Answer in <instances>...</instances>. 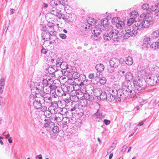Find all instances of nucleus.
Here are the masks:
<instances>
[{"instance_id":"1","label":"nucleus","mask_w":159,"mask_h":159,"mask_svg":"<svg viewBox=\"0 0 159 159\" xmlns=\"http://www.w3.org/2000/svg\"><path fill=\"white\" fill-rule=\"evenodd\" d=\"M134 90L129 89L127 92L126 96L129 98H136V93H140L145 89V85H143L142 81L140 80H134L133 81Z\"/></svg>"},{"instance_id":"2","label":"nucleus","mask_w":159,"mask_h":159,"mask_svg":"<svg viewBox=\"0 0 159 159\" xmlns=\"http://www.w3.org/2000/svg\"><path fill=\"white\" fill-rule=\"evenodd\" d=\"M154 22V20L152 16L147 17L145 16L143 20H139L137 24L135 25L136 26V30L139 32L143 30V28L148 27L150 25L153 24Z\"/></svg>"},{"instance_id":"3","label":"nucleus","mask_w":159,"mask_h":159,"mask_svg":"<svg viewBox=\"0 0 159 159\" xmlns=\"http://www.w3.org/2000/svg\"><path fill=\"white\" fill-rule=\"evenodd\" d=\"M136 26L135 25H132L129 27L128 29L125 32L123 38L126 39L129 37L130 36H136L138 33L139 31L136 30Z\"/></svg>"},{"instance_id":"4","label":"nucleus","mask_w":159,"mask_h":159,"mask_svg":"<svg viewBox=\"0 0 159 159\" xmlns=\"http://www.w3.org/2000/svg\"><path fill=\"white\" fill-rule=\"evenodd\" d=\"M102 27H99V25L96 26L94 30H92L93 35L91 36V38L94 40H97L100 38L101 36L100 34L102 32Z\"/></svg>"},{"instance_id":"5","label":"nucleus","mask_w":159,"mask_h":159,"mask_svg":"<svg viewBox=\"0 0 159 159\" xmlns=\"http://www.w3.org/2000/svg\"><path fill=\"white\" fill-rule=\"evenodd\" d=\"M57 88L56 86H46L44 88V90H43V92L46 94L52 95V96L55 95L56 94V90Z\"/></svg>"},{"instance_id":"6","label":"nucleus","mask_w":159,"mask_h":159,"mask_svg":"<svg viewBox=\"0 0 159 159\" xmlns=\"http://www.w3.org/2000/svg\"><path fill=\"white\" fill-rule=\"evenodd\" d=\"M48 109L50 110L52 114H56L57 113H58L62 112L63 111V108L59 107L56 103H52Z\"/></svg>"},{"instance_id":"7","label":"nucleus","mask_w":159,"mask_h":159,"mask_svg":"<svg viewBox=\"0 0 159 159\" xmlns=\"http://www.w3.org/2000/svg\"><path fill=\"white\" fill-rule=\"evenodd\" d=\"M51 95L44 93H41L40 95L41 96L42 101L46 103H52Z\"/></svg>"},{"instance_id":"8","label":"nucleus","mask_w":159,"mask_h":159,"mask_svg":"<svg viewBox=\"0 0 159 159\" xmlns=\"http://www.w3.org/2000/svg\"><path fill=\"white\" fill-rule=\"evenodd\" d=\"M156 77L152 76H148L146 80L143 81V82H146L150 85H153L156 84L157 82Z\"/></svg>"},{"instance_id":"9","label":"nucleus","mask_w":159,"mask_h":159,"mask_svg":"<svg viewBox=\"0 0 159 159\" xmlns=\"http://www.w3.org/2000/svg\"><path fill=\"white\" fill-rule=\"evenodd\" d=\"M53 120L52 118H51L49 120L45 119L44 121L45 122L44 125V126L45 127L47 128V129L49 130L53 127V126L55 125V124L52 121Z\"/></svg>"},{"instance_id":"10","label":"nucleus","mask_w":159,"mask_h":159,"mask_svg":"<svg viewBox=\"0 0 159 159\" xmlns=\"http://www.w3.org/2000/svg\"><path fill=\"white\" fill-rule=\"evenodd\" d=\"M109 28L107 29V30L112 35V38L118 37V30L114 28L112 26L109 25Z\"/></svg>"},{"instance_id":"11","label":"nucleus","mask_w":159,"mask_h":159,"mask_svg":"<svg viewBox=\"0 0 159 159\" xmlns=\"http://www.w3.org/2000/svg\"><path fill=\"white\" fill-rule=\"evenodd\" d=\"M120 64V61L117 58H112L110 61V66L117 68Z\"/></svg>"},{"instance_id":"12","label":"nucleus","mask_w":159,"mask_h":159,"mask_svg":"<svg viewBox=\"0 0 159 159\" xmlns=\"http://www.w3.org/2000/svg\"><path fill=\"white\" fill-rule=\"evenodd\" d=\"M108 20L106 18L102 19L101 20V24L99 25V27H102V30H104L107 28L108 29L109 28V26L107 27L108 25Z\"/></svg>"},{"instance_id":"13","label":"nucleus","mask_w":159,"mask_h":159,"mask_svg":"<svg viewBox=\"0 0 159 159\" xmlns=\"http://www.w3.org/2000/svg\"><path fill=\"white\" fill-rule=\"evenodd\" d=\"M86 80V77L84 75H81L79 78L76 80V81H78L79 82L78 83L79 84H80V86H85L84 83Z\"/></svg>"},{"instance_id":"14","label":"nucleus","mask_w":159,"mask_h":159,"mask_svg":"<svg viewBox=\"0 0 159 159\" xmlns=\"http://www.w3.org/2000/svg\"><path fill=\"white\" fill-rule=\"evenodd\" d=\"M76 95H79L80 93H81V94H82L83 95L82 97H80V98H81V100L84 99L86 100H88L90 98V96L89 94L87 93H82L80 91H79L78 92H76Z\"/></svg>"},{"instance_id":"15","label":"nucleus","mask_w":159,"mask_h":159,"mask_svg":"<svg viewBox=\"0 0 159 159\" xmlns=\"http://www.w3.org/2000/svg\"><path fill=\"white\" fill-rule=\"evenodd\" d=\"M124 95L126 96V94L124 93L121 89L118 90L116 96V101L117 102H120L121 98L123 97Z\"/></svg>"},{"instance_id":"16","label":"nucleus","mask_w":159,"mask_h":159,"mask_svg":"<svg viewBox=\"0 0 159 159\" xmlns=\"http://www.w3.org/2000/svg\"><path fill=\"white\" fill-rule=\"evenodd\" d=\"M58 66H60L61 68L63 70H66V71L68 72H70V70H69L67 64L64 62L60 61L59 62Z\"/></svg>"},{"instance_id":"17","label":"nucleus","mask_w":159,"mask_h":159,"mask_svg":"<svg viewBox=\"0 0 159 159\" xmlns=\"http://www.w3.org/2000/svg\"><path fill=\"white\" fill-rule=\"evenodd\" d=\"M44 81L43 79L42 80V82L38 83L35 87L37 89L40 90V91L43 90L44 88L46 87V85L44 84Z\"/></svg>"},{"instance_id":"18","label":"nucleus","mask_w":159,"mask_h":159,"mask_svg":"<svg viewBox=\"0 0 159 159\" xmlns=\"http://www.w3.org/2000/svg\"><path fill=\"white\" fill-rule=\"evenodd\" d=\"M43 79L44 81V84L46 85V86H47L48 85L56 86L55 84H53L54 81L52 79L49 78L47 79V78L46 79L44 78Z\"/></svg>"},{"instance_id":"19","label":"nucleus","mask_w":159,"mask_h":159,"mask_svg":"<svg viewBox=\"0 0 159 159\" xmlns=\"http://www.w3.org/2000/svg\"><path fill=\"white\" fill-rule=\"evenodd\" d=\"M128 82L127 81L125 82L122 84V92L124 94H126L127 92L129 91V86L128 85Z\"/></svg>"},{"instance_id":"20","label":"nucleus","mask_w":159,"mask_h":159,"mask_svg":"<svg viewBox=\"0 0 159 159\" xmlns=\"http://www.w3.org/2000/svg\"><path fill=\"white\" fill-rule=\"evenodd\" d=\"M79 83H76V82L75 81H73L71 83V85H72L73 89H74L76 91V92H77V91L78 90H79L83 86H80V84H78Z\"/></svg>"},{"instance_id":"21","label":"nucleus","mask_w":159,"mask_h":159,"mask_svg":"<svg viewBox=\"0 0 159 159\" xmlns=\"http://www.w3.org/2000/svg\"><path fill=\"white\" fill-rule=\"evenodd\" d=\"M135 18L131 17V18L128 20L127 25L128 26H129V27H130L132 25H135L136 24H137L138 21H135Z\"/></svg>"},{"instance_id":"22","label":"nucleus","mask_w":159,"mask_h":159,"mask_svg":"<svg viewBox=\"0 0 159 159\" xmlns=\"http://www.w3.org/2000/svg\"><path fill=\"white\" fill-rule=\"evenodd\" d=\"M41 36L42 39L44 41H47L48 38L51 39V36L48 33L46 32H43L42 33Z\"/></svg>"},{"instance_id":"23","label":"nucleus","mask_w":159,"mask_h":159,"mask_svg":"<svg viewBox=\"0 0 159 159\" xmlns=\"http://www.w3.org/2000/svg\"><path fill=\"white\" fill-rule=\"evenodd\" d=\"M95 69L97 71L102 72L104 70V66L101 63L97 64L95 66Z\"/></svg>"},{"instance_id":"24","label":"nucleus","mask_w":159,"mask_h":159,"mask_svg":"<svg viewBox=\"0 0 159 159\" xmlns=\"http://www.w3.org/2000/svg\"><path fill=\"white\" fill-rule=\"evenodd\" d=\"M57 66H55L53 65V66H49L48 68V72L50 74H52V75H54L55 74H53L54 73L56 72L57 70Z\"/></svg>"},{"instance_id":"25","label":"nucleus","mask_w":159,"mask_h":159,"mask_svg":"<svg viewBox=\"0 0 159 159\" xmlns=\"http://www.w3.org/2000/svg\"><path fill=\"white\" fill-rule=\"evenodd\" d=\"M61 1L58 0H52L50 2V5L52 7H54L55 6L61 4Z\"/></svg>"},{"instance_id":"26","label":"nucleus","mask_w":159,"mask_h":159,"mask_svg":"<svg viewBox=\"0 0 159 159\" xmlns=\"http://www.w3.org/2000/svg\"><path fill=\"white\" fill-rule=\"evenodd\" d=\"M96 23V21L95 19L92 18H90L87 20V25H86L87 26L88 25H89L88 27H90V25H94Z\"/></svg>"},{"instance_id":"27","label":"nucleus","mask_w":159,"mask_h":159,"mask_svg":"<svg viewBox=\"0 0 159 159\" xmlns=\"http://www.w3.org/2000/svg\"><path fill=\"white\" fill-rule=\"evenodd\" d=\"M125 30H122V31L118 30V37H115L114 38H113V39L114 41H119V37L123 36L124 35L125 32Z\"/></svg>"},{"instance_id":"28","label":"nucleus","mask_w":159,"mask_h":159,"mask_svg":"<svg viewBox=\"0 0 159 159\" xmlns=\"http://www.w3.org/2000/svg\"><path fill=\"white\" fill-rule=\"evenodd\" d=\"M125 62L126 64L128 65L131 66L133 63L132 58L130 56H128L125 58Z\"/></svg>"},{"instance_id":"29","label":"nucleus","mask_w":159,"mask_h":159,"mask_svg":"<svg viewBox=\"0 0 159 159\" xmlns=\"http://www.w3.org/2000/svg\"><path fill=\"white\" fill-rule=\"evenodd\" d=\"M139 71V75L142 77L146 73V70H145V68L143 66L140 67L139 69H138Z\"/></svg>"},{"instance_id":"30","label":"nucleus","mask_w":159,"mask_h":159,"mask_svg":"<svg viewBox=\"0 0 159 159\" xmlns=\"http://www.w3.org/2000/svg\"><path fill=\"white\" fill-rule=\"evenodd\" d=\"M45 61L48 62V63L50 62L52 63L53 64L55 63V59L54 58L52 57L51 55H47V56L45 57Z\"/></svg>"},{"instance_id":"31","label":"nucleus","mask_w":159,"mask_h":159,"mask_svg":"<svg viewBox=\"0 0 159 159\" xmlns=\"http://www.w3.org/2000/svg\"><path fill=\"white\" fill-rule=\"evenodd\" d=\"M125 78L127 81L130 82L133 79V75L130 72H127L125 75Z\"/></svg>"},{"instance_id":"32","label":"nucleus","mask_w":159,"mask_h":159,"mask_svg":"<svg viewBox=\"0 0 159 159\" xmlns=\"http://www.w3.org/2000/svg\"><path fill=\"white\" fill-rule=\"evenodd\" d=\"M116 25L117 28L121 30L125 27V24L123 21H118V23L116 22Z\"/></svg>"},{"instance_id":"33","label":"nucleus","mask_w":159,"mask_h":159,"mask_svg":"<svg viewBox=\"0 0 159 159\" xmlns=\"http://www.w3.org/2000/svg\"><path fill=\"white\" fill-rule=\"evenodd\" d=\"M63 119L62 112L58 113V115H57L55 117V120L58 122H60Z\"/></svg>"},{"instance_id":"34","label":"nucleus","mask_w":159,"mask_h":159,"mask_svg":"<svg viewBox=\"0 0 159 159\" xmlns=\"http://www.w3.org/2000/svg\"><path fill=\"white\" fill-rule=\"evenodd\" d=\"M116 96L114 94H108L107 99L110 101H113L114 100L116 101Z\"/></svg>"},{"instance_id":"35","label":"nucleus","mask_w":159,"mask_h":159,"mask_svg":"<svg viewBox=\"0 0 159 159\" xmlns=\"http://www.w3.org/2000/svg\"><path fill=\"white\" fill-rule=\"evenodd\" d=\"M103 38L105 40L109 41L112 38V35L110 34V32L105 33L103 34Z\"/></svg>"},{"instance_id":"36","label":"nucleus","mask_w":159,"mask_h":159,"mask_svg":"<svg viewBox=\"0 0 159 159\" xmlns=\"http://www.w3.org/2000/svg\"><path fill=\"white\" fill-rule=\"evenodd\" d=\"M149 47L153 50L159 48V43L158 42H155L152 43Z\"/></svg>"},{"instance_id":"37","label":"nucleus","mask_w":159,"mask_h":159,"mask_svg":"<svg viewBox=\"0 0 159 159\" xmlns=\"http://www.w3.org/2000/svg\"><path fill=\"white\" fill-rule=\"evenodd\" d=\"M150 39L151 38L150 37L146 36H145L144 37V38L143 40V43L144 44L148 45L149 44L150 42Z\"/></svg>"},{"instance_id":"38","label":"nucleus","mask_w":159,"mask_h":159,"mask_svg":"<svg viewBox=\"0 0 159 159\" xmlns=\"http://www.w3.org/2000/svg\"><path fill=\"white\" fill-rule=\"evenodd\" d=\"M159 36V31L157 30L153 31L151 34V37L153 39L157 38Z\"/></svg>"},{"instance_id":"39","label":"nucleus","mask_w":159,"mask_h":159,"mask_svg":"<svg viewBox=\"0 0 159 159\" xmlns=\"http://www.w3.org/2000/svg\"><path fill=\"white\" fill-rule=\"evenodd\" d=\"M33 104L34 107L37 109L40 108L41 106V103L37 101H34Z\"/></svg>"},{"instance_id":"40","label":"nucleus","mask_w":159,"mask_h":159,"mask_svg":"<svg viewBox=\"0 0 159 159\" xmlns=\"http://www.w3.org/2000/svg\"><path fill=\"white\" fill-rule=\"evenodd\" d=\"M66 120H68L69 123L72 124H75L76 121V119L75 117L66 118Z\"/></svg>"},{"instance_id":"41","label":"nucleus","mask_w":159,"mask_h":159,"mask_svg":"<svg viewBox=\"0 0 159 159\" xmlns=\"http://www.w3.org/2000/svg\"><path fill=\"white\" fill-rule=\"evenodd\" d=\"M58 11V10H57V9L55 7H52L50 9V12L52 14L55 15H57V12Z\"/></svg>"},{"instance_id":"42","label":"nucleus","mask_w":159,"mask_h":159,"mask_svg":"<svg viewBox=\"0 0 159 159\" xmlns=\"http://www.w3.org/2000/svg\"><path fill=\"white\" fill-rule=\"evenodd\" d=\"M130 17H132L135 18L136 17H137L139 15L137 11H134L130 12Z\"/></svg>"},{"instance_id":"43","label":"nucleus","mask_w":159,"mask_h":159,"mask_svg":"<svg viewBox=\"0 0 159 159\" xmlns=\"http://www.w3.org/2000/svg\"><path fill=\"white\" fill-rule=\"evenodd\" d=\"M54 30V29L52 27H49V28H48L46 32L48 33L50 35H52L53 34H54V32L53 31Z\"/></svg>"},{"instance_id":"44","label":"nucleus","mask_w":159,"mask_h":159,"mask_svg":"<svg viewBox=\"0 0 159 159\" xmlns=\"http://www.w3.org/2000/svg\"><path fill=\"white\" fill-rule=\"evenodd\" d=\"M100 96V98L102 99H105L107 98V95L104 92H102Z\"/></svg>"},{"instance_id":"45","label":"nucleus","mask_w":159,"mask_h":159,"mask_svg":"<svg viewBox=\"0 0 159 159\" xmlns=\"http://www.w3.org/2000/svg\"><path fill=\"white\" fill-rule=\"evenodd\" d=\"M80 75L77 72H75L73 73L72 75V77L75 79L76 80L79 77Z\"/></svg>"},{"instance_id":"46","label":"nucleus","mask_w":159,"mask_h":159,"mask_svg":"<svg viewBox=\"0 0 159 159\" xmlns=\"http://www.w3.org/2000/svg\"><path fill=\"white\" fill-rule=\"evenodd\" d=\"M52 128V129L51 128V129H52V130L54 133L57 134L59 130L57 126H54V127L53 126V127Z\"/></svg>"},{"instance_id":"47","label":"nucleus","mask_w":159,"mask_h":159,"mask_svg":"<svg viewBox=\"0 0 159 159\" xmlns=\"http://www.w3.org/2000/svg\"><path fill=\"white\" fill-rule=\"evenodd\" d=\"M52 113L51 112V111H47L44 112V116L47 117L49 118L51 116V115Z\"/></svg>"},{"instance_id":"48","label":"nucleus","mask_w":159,"mask_h":159,"mask_svg":"<svg viewBox=\"0 0 159 159\" xmlns=\"http://www.w3.org/2000/svg\"><path fill=\"white\" fill-rule=\"evenodd\" d=\"M99 81L101 84H104L106 83L107 80L106 78L103 77L101 78Z\"/></svg>"},{"instance_id":"49","label":"nucleus","mask_w":159,"mask_h":159,"mask_svg":"<svg viewBox=\"0 0 159 159\" xmlns=\"http://www.w3.org/2000/svg\"><path fill=\"white\" fill-rule=\"evenodd\" d=\"M126 69L125 68H122V67L118 71V73L120 75H123L124 74L126 71Z\"/></svg>"},{"instance_id":"50","label":"nucleus","mask_w":159,"mask_h":159,"mask_svg":"<svg viewBox=\"0 0 159 159\" xmlns=\"http://www.w3.org/2000/svg\"><path fill=\"white\" fill-rule=\"evenodd\" d=\"M94 115L97 116L102 117V113L99 109H98L97 111L95 113Z\"/></svg>"},{"instance_id":"51","label":"nucleus","mask_w":159,"mask_h":159,"mask_svg":"<svg viewBox=\"0 0 159 159\" xmlns=\"http://www.w3.org/2000/svg\"><path fill=\"white\" fill-rule=\"evenodd\" d=\"M40 29L43 32H46L47 31V28L46 26L44 25H40Z\"/></svg>"},{"instance_id":"52","label":"nucleus","mask_w":159,"mask_h":159,"mask_svg":"<svg viewBox=\"0 0 159 159\" xmlns=\"http://www.w3.org/2000/svg\"><path fill=\"white\" fill-rule=\"evenodd\" d=\"M5 80L3 78H2L1 79L0 81V87H4L5 85Z\"/></svg>"},{"instance_id":"53","label":"nucleus","mask_w":159,"mask_h":159,"mask_svg":"<svg viewBox=\"0 0 159 159\" xmlns=\"http://www.w3.org/2000/svg\"><path fill=\"white\" fill-rule=\"evenodd\" d=\"M151 9V10L153 11V12H154L155 13H156V12L158 13L159 10L157 9V7H155V6H152Z\"/></svg>"},{"instance_id":"54","label":"nucleus","mask_w":159,"mask_h":159,"mask_svg":"<svg viewBox=\"0 0 159 159\" xmlns=\"http://www.w3.org/2000/svg\"><path fill=\"white\" fill-rule=\"evenodd\" d=\"M115 68H116L110 66V67L107 69L108 72L111 73L113 72L115 70Z\"/></svg>"},{"instance_id":"55","label":"nucleus","mask_w":159,"mask_h":159,"mask_svg":"<svg viewBox=\"0 0 159 159\" xmlns=\"http://www.w3.org/2000/svg\"><path fill=\"white\" fill-rule=\"evenodd\" d=\"M62 128L63 130H66L68 128V126L67 124L64 123L62 125Z\"/></svg>"},{"instance_id":"56","label":"nucleus","mask_w":159,"mask_h":159,"mask_svg":"<svg viewBox=\"0 0 159 159\" xmlns=\"http://www.w3.org/2000/svg\"><path fill=\"white\" fill-rule=\"evenodd\" d=\"M59 11V12H58V11L57 12V15L55 16L57 17L59 19H61V18L63 14H62L61 12V11L60 10Z\"/></svg>"},{"instance_id":"57","label":"nucleus","mask_w":159,"mask_h":159,"mask_svg":"<svg viewBox=\"0 0 159 159\" xmlns=\"http://www.w3.org/2000/svg\"><path fill=\"white\" fill-rule=\"evenodd\" d=\"M59 37L62 39H66V35L64 34L61 33L59 34Z\"/></svg>"},{"instance_id":"58","label":"nucleus","mask_w":159,"mask_h":159,"mask_svg":"<svg viewBox=\"0 0 159 159\" xmlns=\"http://www.w3.org/2000/svg\"><path fill=\"white\" fill-rule=\"evenodd\" d=\"M112 90L111 91V90H110V92L109 94H114L116 96L117 95V90L115 89H111Z\"/></svg>"},{"instance_id":"59","label":"nucleus","mask_w":159,"mask_h":159,"mask_svg":"<svg viewBox=\"0 0 159 159\" xmlns=\"http://www.w3.org/2000/svg\"><path fill=\"white\" fill-rule=\"evenodd\" d=\"M142 8L143 10H147L148 9V4L146 3H144L142 6Z\"/></svg>"},{"instance_id":"60","label":"nucleus","mask_w":159,"mask_h":159,"mask_svg":"<svg viewBox=\"0 0 159 159\" xmlns=\"http://www.w3.org/2000/svg\"><path fill=\"white\" fill-rule=\"evenodd\" d=\"M116 145L115 144H113L111 147L108 149V151L109 152H111L112 151L113 149L115 148Z\"/></svg>"},{"instance_id":"61","label":"nucleus","mask_w":159,"mask_h":159,"mask_svg":"<svg viewBox=\"0 0 159 159\" xmlns=\"http://www.w3.org/2000/svg\"><path fill=\"white\" fill-rule=\"evenodd\" d=\"M62 59H61V58H58L57 59L56 62H55V63L56 64L57 66L59 67V66H58V63H59V62L60 61L63 62L62 61Z\"/></svg>"},{"instance_id":"62","label":"nucleus","mask_w":159,"mask_h":159,"mask_svg":"<svg viewBox=\"0 0 159 159\" xmlns=\"http://www.w3.org/2000/svg\"><path fill=\"white\" fill-rule=\"evenodd\" d=\"M65 87H66V90H65V91H66V92L67 91L71 92V91H72V89L73 88L72 86L70 87V86H66V87L65 86Z\"/></svg>"},{"instance_id":"63","label":"nucleus","mask_w":159,"mask_h":159,"mask_svg":"<svg viewBox=\"0 0 159 159\" xmlns=\"http://www.w3.org/2000/svg\"><path fill=\"white\" fill-rule=\"evenodd\" d=\"M41 110L43 112H45L47 111V107L44 106H41L40 107Z\"/></svg>"},{"instance_id":"64","label":"nucleus","mask_w":159,"mask_h":159,"mask_svg":"<svg viewBox=\"0 0 159 159\" xmlns=\"http://www.w3.org/2000/svg\"><path fill=\"white\" fill-rule=\"evenodd\" d=\"M157 68H155L154 69V73L155 74L157 79L159 81V72L158 73H157L155 72V70L157 69Z\"/></svg>"}]
</instances>
